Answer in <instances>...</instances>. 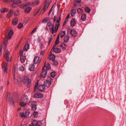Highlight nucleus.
Returning <instances> with one entry per match:
<instances>
[{
  "label": "nucleus",
  "instance_id": "nucleus-1",
  "mask_svg": "<svg viewBox=\"0 0 126 126\" xmlns=\"http://www.w3.org/2000/svg\"><path fill=\"white\" fill-rule=\"evenodd\" d=\"M40 1L39 0H36L34 2H29L27 4H24L21 6V7L22 8H25L26 9L25 10V12L26 13H29L32 10V8L30 7L28 5L34 6L38 5Z\"/></svg>",
  "mask_w": 126,
  "mask_h": 126
},
{
  "label": "nucleus",
  "instance_id": "nucleus-2",
  "mask_svg": "<svg viewBox=\"0 0 126 126\" xmlns=\"http://www.w3.org/2000/svg\"><path fill=\"white\" fill-rule=\"evenodd\" d=\"M51 0H50L49 2H48L47 0H45L43 8L41 11V13L43 14L47 10L48 6L51 2Z\"/></svg>",
  "mask_w": 126,
  "mask_h": 126
},
{
  "label": "nucleus",
  "instance_id": "nucleus-3",
  "mask_svg": "<svg viewBox=\"0 0 126 126\" xmlns=\"http://www.w3.org/2000/svg\"><path fill=\"white\" fill-rule=\"evenodd\" d=\"M4 53V58L7 62L11 61V57L10 56L9 51L7 50H5Z\"/></svg>",
  "mask_w": 126,
  "mask_h": 126
},
{
  "label": "nucleus",
  "instance_id": "nucleus-4",
  "mask_svg": "<svg viewBox=\"0 0 126 126\" xmlns=\"http://www.w3.org/2000/svg\"><path fill=\"white\" fill-rule=\"evenodd\" d=\"M10 95L11 94L10 93H9L7 94L6 100L9 102L12 106L14 107L15 106L14 102L13 100L12 97Z\"/></svg>",
  "mask_w": 126,
  "mask_h": 126
},
{
  "label": "nucleus",
  "instance_id": "nucleus-5",
  "mask_svg": "<svg viewBox=\"0 0 126 126\" xmlns=\"http://www.w3.org/2000/svg\"><path fill=\"white\" fill-rule=\"evenodd\" d=\"M22 81L25 84H27L28 87L30 86L31 83V80L27 77H24L22 78Z\"/></svg>",
  "mask_w": 126,
  "mask_h": 126
},
{
  "label": "nucleus",
  "instance_id": "nucleus-6",
  "mask_svg": "<svg viewBox=\"0 0 126 126\" xmlns=\"http://www.w3.org/2000/svg\"><path fill=\"white\" fill-rule=\"evenodd\" d=\"M52 79L50 77H48L47 80L44 82V85L48 87H49L51 84Z\"/></svg>",
  "mask_w": 126,
  "mask_h": 126
},
{
  "label": "nucleus",
  "instance_id": "nucleus-7",
  "mask_svg": "<svg viewBox=\"0 0 126 126\" xmlns=\"http://www.w3.org/2000/svg\"><path fill=\"white\" fill-rule=\"evenodd\" d=\"M54 25L53 24L51 23V22H48L45 29L47 31L48 30V29H49L50 31H51L54 29Z\"/></svg>",
  "mask_w": 126,
  "mask_h": 126
},
{
  "label": "nucleus",
  "instance_id": "nucleus-8",
  "mask_svg": "<svg viewBox=\"0 0 126 126\" xmlns=\"http://www.w3.org/2000/svg\"><path fill=\"white\" fill-rule=\"evenodd\" d=\"M61 15H60L59 16V19H56L57 23L55 24V31H57L58 28L60 26V23L59 21L61 20Z\"/></svg>",
  "mask_w": 126,
  "mask_h": 126
},
{
  "label": "nucleus",
  "instance_id": "nucleus-9",
  "mask_svg": "<svg viewBox=\"0 0 126 126\" xmlns=\"http://www.w3.org/2000/svg\"><path fill=\"white\" fill-rule=\"evenodd\" d=\"M29 105L32 106V110H35L36 109V103L34 101H31L29 103Z\"/></svg>",
  "mask_w": 126,
  "mask_h": 126
},
{
  "label": "nucleus",
  "instance_id": "nucleus-10",
  "mask_svg": "<svg viewBox=\"0 0 126 126\" xmlns=\"http://www.w3.org/2000/svg\"><path fill=\"white\" fill-rule=\"evenodd\" d=\"M29 105L32 106V110H35L36 109V103L34 101H31L29 103Z\"/></svg>",
  "mask_w": 126,
  "mask_h": 126
},
{
  "label": "nucleus",
  "instance_id": "nucleus-11",
  "mask_svg": "<svg viewBox=\"0 0 126 126\" xmlns=\"http://www.w3.org/2000/svg\"><path fill=\"white\" fill-rule=\"evenodd\" d=\"M8 65V63H6L5 62H3L2 64V68L5 73H7V72Z\"/></svg>",
  "mask_w": 126,
  "mask_h": 126
},
{
  "label": "nucleus",
  "instance_id": "nucleus-12",
  "mask_svg": "<svg viewBox=\"0 0 126 126\" xmlns=\"http://www.w3.org/2000/svg\"><path fill=\"white\" fill-rule=\"evenodd\" d=\"M21 1L20 0H17L16 2L13 3V4H11V7L13 8H16L18 4L21 3Z\"/></svg>",
  "mask_w": 126,
  "mask_h": 126
},
{
  "label": "nucleus",
  "instance_id": "nucleus-13",
  "mask_svg": "<svg viewBox=\"0 0 126 126\" xmlns=\"http://www.w3.org/2000/svg\"><path fill=\"white\" fill-rule=\"evenodd\" d=\"M13 32L12 30H11L9 32L8 35L5 34V36H7V37L9 39H10L12 37L13 34Z\"/></svg>",
  "mask_w": 126,
  "mask_h": 126
},
{
  "label": "nucleus",
  "instance_id": "nucleus-14",
  "mask_svg": "<svg viewBox=\"0 0 126 126\" xmlns=\"http://www.w3.org/2000/svg\"><path fill=\"white\" fill-rule=\"evenodd\" d=\"M41 60L40 59L39 57L36 56L34 58L33 60V62L35 64L39 63Z\"/></svg>",
  "mask_w": 126,
  "mask_h": 126
},
{
  "label": "nucleus",
  "instance_id": "nucleus-15",
  "mask_svg": "<svg viewBox=\"0 0 126 126\" xmlns=\"http://www.w3.org/2000/svg\"><path fill=\"white\" fill-rule=\"evenodd\" d=\"M33 123L36 126H41L42 125V122L41 121H37L35 120H33Z\"/></svg>",
  "mask_w": 126,
  "mask_h": 126
},
{
  "label": "nucleus",
  "instance_id": "nucleus-16",
  "mask_svg": "<svg viewBox=\"0 0 126 126\" xmlns=\"http://www.w3.org/2000/svg\"><path fill=\"white\" fill-rule=\"evenodd\" d=\"M44 68H42L43 70L41 74V77L42 78H44L46 77L47 73V70H43Z\"/></svg>",
  "mask_w": 126,
  "mask_h": 126
},
{
  "label": "nucleus",
  "instance_id": "nucleus-17",
  "mask_svg": "<svg viewBox=\"0 0 126 126\" xmlns=\"http://www.w3.org/2000/svg\"><path fill=\"white\" fill-rule=\"evenodd\" d=\"M34 96L36 98H41L43 97V94L38 93L35 94Z\"/></svg>",
  "mask_w": 126,
  "mask_h": 126
},
{
  "label": "nucleus",
  "instance_id": "nucleus-18",
  "mask_svg": "<svg viewBox=\"0 0 126 126\" xmlns=\"http://www.w3.org/2000/svg\"><path fill=\"white\" fill-rule=\"evenodd\" d=\"M29 99L27 95H24L21 99V101L26 103Z\"/></svg>",
  "mask_w": 126,
  "mask_h": 126
},
{
  "label": "nucleus",
  "instance_id": "nucleus-19",
  "mask_svg": "<svg viewBox=\"0 0 126 126\" xmlns=\"http://www.w3.org/2000/svg\"><path fill=\"white\" fill-rule=\"evenodd\" d=\"M55 47L53 46L52 49V50L54 52L56 53H58L61 51V50L60 48L57 47L55 48Z\"/></svg>",
  "mask_w": 126,
  "mask_h": 126
},
{
  "label": "nucleus",
  "instance_id": "nucleus-20",
  "mask_svg": "<svg viewBox=\"0 0 126 126\" xmlns=\"http://www.w3.org/2000/svg\"><path fill=\"white\" fill-rule=\"evenodd\" d=\"M14 13V11L13 9L10 11L8 14L7 15L6 17L7 18H9L11 17Z\"/></svg>",
  "mask_w": 126,
  "mask_h": 126
},
{
  "label": "nucleus",
  "instance_id": "nucleus-21",
  "mask_svg": "<svg viewBox=\"0 0 126 126\" xmlns=\"http://www.w3.org/2000/svg\"><path fill=\"white\" fill-rule=\"evenodd\" d=\"M14 83L17 85H18L19 86H20V81H19L15 77V74L14 75Z\"/></svg>",
  "mask_w": 126,
  "mask_h": 126
},
{
  "label": "nucleus",
  "instance_id": "nucleus-22",
  "mask_svg": "<svg viewBox=\"0 0 126 126\" xmlns=\"http://www.w3.org/2000/svg\"><path fill=\"white\" fill-rule=\"evenodd\" d=\"M45 88L44 85H41L38 87V90L41 91H43L45 90Z\"/></svg>",
  "mask_w": 126,
  "mask_h": 126
},
{
  "label": "nucleus",
  "instance_id": "nucleus-23",
  "mask_svg": "<svg viewBox=\"0 0 126 126\" xmlns=\"http://www.w3.org/2000/svg\"><path fill=\"white\" fill-rule=\"evenodd\" d=\"M18 18L17 17H16L12 21V24L14 25H16L18 23Z\"/></svg>",
  "mask_w": 126,
  "mask_h": 126
},
{
  "label": "nucleus",
  "instance_id": "nucleus-24",
  "mask_svg": "<svg viewBox=\"0 0 126 126\" xmlns=\"http://www.w3.org/2000/svg\"><path fill=\"white\" fill-rule=\"evenodd\" d=\"M76 23V22L75 19L72 18L70 22L71 26L72 27H73Z\"/></svg>",
  "mask_w": 126,
  "mask_h": 126
},
{
  "label": "nucleus",
  "instance_id": "nucleus-25",
  "mask_svg": "<svg viewBox=\"0 0 126 126\" xmlns=\"http://www.w3.org/2000/svg\"><path fill=\"white\" fill-rule=\"evenodd\" d=\"M29 44H27L25 45L23 48L24 51H27L29 48Z\"/></svg>",
  "mask_w": 126,
  "mask_h": 126
},
{
  "label": "nucleus",
  "instance_id": "nucleus-26",
  "mask_svg": "<svg viewBox=\"0 0 126 126\" xmlns=\"http://www.w3.org/2000/svg\"><path fill=\"white\" fill-rule=\"evenodd\" d=\"M26 59V56H20V60L21 63H24Z\"/></svg>",
  "mask_w": 126,
  "mask_h": 126
},
{
  "label": "nucleus",
  "instance_id": "nucleus-27",
  "mask_svg": "<svg viewBox=\"0 0 126 126\" xmlns=\"http://www.w3.org/2000/svg\"><path fill=\"white\" fill-rule=\"evenodd\" d=\"M70 33L73 36L75 37L76 34V32L75 30H72L70 31Z\"/></svg>",
  "mask_w": 126,
  "mask_h": 126
},
{
  "label": "nucleus",
  "instance_id": "nucleus-28",
  "mask_svg": "<svg viewBox=\"0 0 126 126\" xmlns=\"http://www.w3.org/2000/svg\"><path fill=\"white\" fill-rule=\"evenodd\" d=\"M81 0H76V2H75V4H74L73 7H75L76 6H78L79 5V4Z\"/></svg>",
  "mask_w": 126,
  "mask_h": 126
},
{
  "label": "nucleus",
  "instance_id": "nucleus-29",
  "mask_svg": "<svg viewBox=\"0 0 126 126\" xmlns=\"http://www.w3.org/2000/svg\"><path fill=\"white\" fill-rule=\"evenodd\" d=\"M86 14L84 13L82 15L81 17L82 21H84L85 20L86 18Z\"/></svg>",
  "mask_w": 126,
  "mask_h": 126
},
{
  "label": "nucleus",
  "instance_id": "nucleus-30",
  "mask_svg": "<svg viewBox=\"0 0 126 126\" xmlns=\"http://www.w3.org/2000/svg\"><path fill=\"white\" fill-rule=\"evenodd\" d=\"M34 68L35 67L34 64H33L29 66V69L30 71H32L34 70Z\"/></svg>",
  "mask_w": 126,
  "mask_h": 126
},
{
  "label": "nucleus",
  "instance_id": "nucleus-31",
  "mask_svg": "<svg viewBox=\"0 0 126 126\" xmlns=\"http://www.w3.org/2000/svg\"><path fill=\"white\" fill-rule=\"evenodd\" d=\"M76 12V9H73L71 11V16L72 17L74 16Z\"/></svg>",
  "mask_w": 126,
  "mask_h": 126
},
{
  "label": "nucleus",
  "instance_id": "nucleus-32",
  "mask_svg": "<svg viewBox=\"0 0 126 126\" xmlns=\"http://www.w3.org/2000/svg\"><path fill=\"white\" fill-rule=\"evenodd\" d=\"M55 56L53 54H51L49 55V59L52 61L54 60Z\"/></svg>",
  "mask_w": 126,
  "mask_h": 126
},
{
  "label": "nucleus",
  "instance_id": "nucleus-33",
  "mask_svg": "<svg viewBox=\"0 0 126 126\" xmlns=\"http://www.w3.org/2000/svg\"><path fill=\"white\" fill-rule=\"evenodd\" d=\"M59 35H58V36L57 38L56 39L55 41V44L54 46V47H55L56 46V45L58 44H59Z\"/></svg>",
  "mask_w": 126,
  "mask_h": 126
},
{
  "label": "nucleus",
  "instance_id": "nucleus-34",
  "mask_svg": "<svg viewBox=\"0 0 126 126\" xmlns=\"http://www.w3.org/2000/svg\"><path fill=\"white\" fill-rule=\"evenodd\" d=\"M45 67L47 69H49L51 67L49 63H47L46 64H45L44 67L43 68Z\"/></svg>",
  "mask_w": 126,
  "mask_h": 126
},
{
  "label": "nucleus",
  "instance_id": "nucleus-35",
  "mask_svg": "<svg viewBox=\"0 0 126 126\" xmlns=\"http://www.w3.org/2000/svg\"><path fill=\"white\" fill-rule=\"evenodd\" d=\"M69 39V37L68 36H66L64 38V41L65 42H67Z\"/></svg>",
  "mask_w": 126,
  "mask_h": 126
},
{
  "label": "nucleus",
  "instance_id": "nucleus-36",
  "mask_svg": "<svg viewBox=\"0 0 126 126\" xmlns=\"http://www.w3.org/2000/svg\"><path fill=\"white\" fill-rule=\"evenodd\" d=\"M4 1L6 2H11L12 3H14L16 2L17 0L16 1L15 0H4Z\"/></svg>",
  "mask_w": 126,
  "mask_h": 126
},
{
  "label": "nucleus",
  "instance_id": "nucleus-37",
  "mask_svg": "<svg viewBox=\"0 0 126 126\" xmlns=\"http://www.w3.org/2000/svg\"><path fill=\"white\" fill-rule=\"evenodd\" d=\"M65 34V31H61L60 34V37H61L62 38L63 37V36H64Z\"/></svg>",
  "mask_w": 126,
  "mask_h": 126
},
{
  "label": "nucleus",
  "instance_id": "nucleus-38",
  "mask_svg": "<svg viewBox=\"0 0 126 126\" xmlns=\"http://www.w3.org/2000/svg\"><path fill=\"white\" fill-rule=\"evenodd\" d=\"M1 13H3L8 11V9L6 8H3L1 9Z\"/></svg>",
  "mask_w": 126,
  "mask_h": 126
},
{
  "label": "nucleus",
  "instance_id": "nucleus-39",
  "mask_svg": "<svg viewBox=\"0 0 126 126\" xmlns=\"http://www.w3.org/2000/svg\"><path fill=\"white\" fill-rule=\"evenodd\" d=\"M39 10L40 9H36L34 13L33 16H36L38 13Z\"/></svg>",
  "mask_w": 126,
  "mask_h": 126
},
{
  "label": "nucleus",
  "instance_id": "nucleus-40",
  "mask_svg": "<svg viewBox=\"0 0 126 126\" xmlns=\"http://www.w3.org/2000/svg\"><path fill=\"white\" fill-rule=\"evenodd\" d=\"M85 10L86 12L87 13H89L90 12L91 10L90 8L88 7H87L85 8Z\"/></svg>",
  "mask_w": 126,
  "mask_h": 126
},
{
  "label": "nucleus",
  "instance_id": "nucleus-41",
  "mask_svg": "<svg viewBox=\"0 0 126 126\" xmlns=\"http://www.w3.org/2000/svg\"><path fill=\"white\" fill-rule=\"evenodd\" d=\"M9 39L7 37V36H5L4 39V44L6 46L7 44L8 40Z\"/></svg>",
  "mask_w": 126,
  "mask_h": 126
},
{
  "label": "nucleus",
  "instance_id": "nucleus-42",
  "mask_svg": "<svg viewBox=\"0 0 126 126\" xmlns=\"http://www.w3.org/2000/svg\"><path fill=\"white\" fill-rule=\"evenodd\" d=\"M77 12L79 14L83 12V10L82 9L80 8H78L77 9Z\"/></svg>",
  "mask_w": 126,
  "mask_h": 126
},
{
  "label": "nucleus",
  "instance_id": "nucleus-43",
  "mask_svg": "<svg viewBox=\"0 0 126 126\" xmlns=\"http://www.w3.org/2000/svg\"><path fill=\"white\" fill-rule=\"evenodd\" d=\"M56 74V73L54 71L51 72L50 73V76L52 78H54L55 77Z\"/></svg>",
  "mask_w": 126,
  "mask_h": 126
},
{
  "label": "nucleus",
  "instance_id": "nucleus-44",
  "mask_svg": "<svg viewBox=\"0 0 126 126\" xmlns=\"http://www.w3.org/2000/svg\"><path fill=\"white\" fill-rule=\"evenodd\" d=\"M38 112L36 111H34L33 112V115L34 116V117L35 118H36L37 117V113Z\"/></svg>",
  "mask_w": 126,
  "mask_h": 126
},
{
  "label": "nucleus",
  "instance_id": "nucleus-45",
  "mask_svg": "<svg viewBox=\"0 0 126 126\" xmlns=\"http://www.w3.org/2000/svg\"><path fill=\"white\" fill-rule=\"evenodd\" d=\"M30 112L28 110H26L25 112V117H27L29 116L30 114Z\"/></svg>",
  "mask_w": 126,
  "mask_h": 126
},
{
  "label": "nucleus",
  "instance_id": "nucleus-46",
  "mask_svg": "<svg viewBox=\"0 0 126 126\" xmlns=\"http://www.w3.org/2000/svg\"><path fill=\"white\" fill-rule=\"evenodd\" d=\"M37 29V27H36L31 32V34L32 35V34H34V32H36V30Z\"/></svg>",
  "mask_w": 126,
  "mask_h": 126
},
{
  "label": "nucleus",
  "instance_id": "nucleus-47",
  "mask_svg": "<svg viewBox=\"0 0 126 126\" xmlns=\"http://www.w3.org/2000/svg\"><path fill=\"white\" fill-rule=\"evenodd\" d=\"M23 25L21 23H19L17 26V28L19 29H20L23 27Z\"/></svg>",
  "mask_w": 126,
  "mask_h": 126
},
{
  "label": "nucleus",
  "instance_id": "nucleus-48",
  "mask_svg": "<svg viewBox=\"0 0 126 126\" xmlns=\"http://www.w3.org/2000/svg\"><path fill=\"white\" fill-rule=\"evenodd\" d=\"M26 103V102L22 101L20 102V105L21 106H24L25 105Z\"/></svg>",
  "mask_w": 126,
  "mask_h": 126
},
{
  "label": "nucleus",
  "instance_id": "nucleus-49",
  "mask_svg": "<svg viewBox=\"0 0 126 126\" xmlns=\"http://www.w3.org/2000/svg\"><path fill=\"white\" fill-rule=\"evenodd\" d=\"M19 14V11L18 10H17L14 12V15L15 16H17Z\"/></svg>",
  "mask_w": 126,
  "mask_h": 126
},
{
  "label": "nucleus",
  "instance_id": "nucleus-50",
  "mask_svg": "<svg viewBox=\"0 0 126 126\" xmlns=\"http://www.w3.org/2000/svg\"><path fill=\"white\" fill-rule=\"evenodd\" d=\"M38 81L36 82L35 83V86L34 88V90L35 91L37 89V87L38 86Z\"/></svg>",
  "mask_w": 126,
  "mask_h": 126
},
{
  "label": "nucleus",
  "instance_id": "nucleus-51",
  "mask_svg": "<svg viewBox=\"0 0 126 126\" xmlns=\"http://www.w3.org/2000/svg\"><path fill=\"white\" fill-rule=\"evenodd\" d=\"M60 46L63 48H65L66 47V45L64 43H62Z\"/></svg>",
  "mask_w": 126,
  "mask_h": 126
},
{
  "label": "nucleus",
  "instance_id": "nucleus-52",
  "mask_svg": "<svg viewBox=\"0 0 126 126\" xmlns=\"http://www.w3.org/2000/svg\"><path fill=\"white\" fill-rule=\"evenodd\" d=\"M48 17H46L44 18L42 21V22H47V20L49 19Z\"/></svg>",
  "mask_w": 126,
  "mask_h": 126
},
{
  "label": "nucleus",
  "instance_id": "nucleus-53",
  "mask_svg": "<svg viewBox=\"0 0 126 126\" xmlns=\"http://www.w3.org/2000/svg\"><path fill=\"white\" fill-rule=\"evenodd\" d=\"M19 69L20 71H21L22 72L24 70V68L23 66H20L19 67Z\"/></svg>",
  "mask_w": 126,
  "mask_h": 126
},
{
  "label": "nucleus",
  "instance_id": "nucleus-54",
  "mask_svg": "<svg viewBox=\"0 0 126 126\" xmlns=\"http://www.w3.org/2000/svg\"><path fill=\"white\" fill-rule=\"evenodd\" d=\"M53 61V64H54L56 65H58V62L56 61H54V60Z\"/></svg>",
  "mask_w": 126,
  "mask_h": 126
},
{
  "label": "nucleus",
  "instance_id": "nucleus-55",
  "mask_svg": "<svg viewBox=\"0 0 126 126\" xmlns=\"http://www.w3.org/2000/svg\"><path fill=\"white\" fill-rule=\"evenodd\" d=\"M20 116L22 117H25V115L24 113L22 112L20 113Z\"/></svg>",
  "mask_w": 126,
  "mask_h": 126
},
{
  "label": "nucleus",
  "instance_id": "nucleus-56",
  "mask_svg": "<svg viewBox=\"0 0 126 126\" xmlns=\"http://www.w3.org/2000/svg\"><path fill=\"white\" fill-rule=\"evenodd\" d=\"M2 54V47L0 46V56H1Z\"/></svg>",
  "mask_w": 126,
  "mask_h": 126
},
{
  "label": "nucleus",
  "instance_id": "nucleus-57",
  "mask_svg": "<svg viewBox=\"0 0 126 126\" xmlns=\"http://www.w3.org/2000/svg\"><path fill=\"white\" fill-rule=\"evenodd\" d=\"M52 40V37H51L50 38V39L48 41V45H49L51 41Z\"/></svg>",
  "mask_w": 126,
  "mask_h": 126
},
{
  "label": "nucleus",
  "instance_id": "nucleus-58",
  "mask_svg": "<svg viewBox=\"0 0 126 126\" xmlns=\"http://www.w3.org/2000/svg\"><path fill=\"white\" fill-rule=\"evenodd\" d=\"M23 51L22 50H21L20 51V56H23Z\"/></svg>",
  "mask_w": 126,
  "mask_h": 126
},
{
  "label": "nucleus",
  "instance_id": "nucleus-59",
  "mask_svg": "<svg viewBox=\"0 0 126 126\" xmlns=\"http://www.w3.org/2000/svg\"><path fill=\"white\" fill-rule=\"evenodd\" d=\"M41 41V39H40V37H39L37 39V41L39 43Z\"/></svg>",
  "mask_w": 126,
  "mask_h": 126
},
{
  "label": "nucleus",
  "instance_id": "nucleus-60",
  "mask_svg": "<svg viewBox=\"0 0 126 126\" xmlns=\"http://www.w3.org/2000/svg\"><path fill=\"white\" fill-rule=\"evenodd\" d=\"M35 124H34V123H33V121H32V123L29 125V126H35Z\"/></svg>",
  "mask_w": 126,
  "mask_h": 126
},
{
  "label": "nucleus",
  "instance_id": "nucleus-61",
  "mask_svg": "<svg viewBox=\"0 0 126 126\" xmlns=\"http://www.w3.org/2000/svg\"><path fill=\"white\" fill-rule=\"evenodd\" d=\"M69 14H68L67 16H66V20H67V19H68V18H69Z\"/></svg>",
  "mask_w": 126,
  "mask_h": 126
},
{
  "label": "nucleus",
  "instance_id": "nucleus-62",
  "mask_svg": "<svg viewBox=\"0 0 126 126\" xmlns=\"http://www.w3.org/2000/svg\"><path fill=\"white\" fill-rule=\"evenodd\" d=\"M44 51L43 50L41 51L40 52V55H43L44 54Z\"/></svg>",
  "mask_w": 126,
  "mask_h": 126
},
{
  "label": "nucleus",
  "instance_id": "nucleus-63",
  "mask_svg": "<svg viewBox=\"0 0 126 126\" xmlns=\"http://www.w3.org/2000/svg\"><path fill=\"white\" fill-rule=\"evenodd\" d=\"M29 21V20L28 18H25V22H26V23H27Z\"/></svg>",
  "mask_w": 126,
  "mask_h": 126
},
{
  "label": "nucleus",
  "instance_id": "nucleus-64",
  "mask_svg": "<svg viewBox=\"0 0 126 126\" xmlns=\"http://www.w3.org/2000/svg\"><path fill=\"white\" fill-rule=\"evenodd\" d=\"M52 31V33L53 34V33L54 32H57V31H55V29H53V30H52L51 31Z\"/></svg>",
  "mask_w": 126,
  "mask_h": 126
}]
</instances>
